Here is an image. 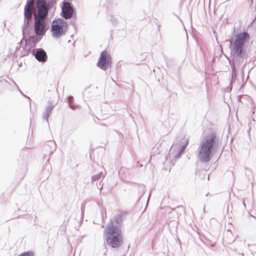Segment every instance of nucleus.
Here are the masks:
<instances>
[{
	"label": "nucleus",
	"mask_w": 256,
	"mask_h": 256,
	"mask_svg": "<svg viewBox=\"0 0 256 256\" xmlns=\"http://www.w3.org/2000/svg\"><path fill=\"white\" fill-rule=\"evenodd\" d=\"M250 124H252V122H250V123L249 124V126H250Z\"/></svg>",
	"instance_id": "28"
},
{
	"label": "nucleus",
	"mask_w": 256,
	"mask_h": 256,
	"mask_svg": "<svg viewBox=\"0 0 256 256\" xmlns=\"http://www.w3.org/2000/svg\"><path fill=\"white\" fill-rule=\"evenodd\" d=\"M24 24L22 26L23 38L20 42L21 46H22L24 42V44L26 43V40L28 35L32 34L33 12H24Z\"/></svg>",
	"instance_id": "6"
},
{
	"label": "nucleus",
	"mask_w": 256,
	"mask_h": 256,
	"mask_svg": "<svg viewBox=\"0 0 256 256\" xmlns=\"http://www.w3.org/2000/svg\"><path fill=\"white\" fill-rule=\"evenodd\" d=\"M20 93L22 94V96H24V97H26V98H28L30 102L31 101L30 98L28 96H26V95H24V94H22V92L20 90Z\"/></svg>",
	"instance_id": "22"
},
{
	"label": "nucleus",
	"mask_w": 256,
	"mask_h": 256,
	"mask_svg": "<svg viewBox=\"0 0 256 256\" xmlns=\"http://www.w3.org/2000/svg\"><path fill=\"white\" fill-rule=\"evenodd\" d=\"M248 57H242L235 60L232 58V79L236 80L237 76L236 68H238L245 60H247Z\"/></svg>",
	"instance_id": "11"
},
{
	"label": "nucleus",
	"mask_w": 256,
	"mask_h": 256,
	"mask_svg": "<svg viewBox=\"0 0 256 256\" xmlns=\"http://www.w3.org/2000/svg\"><path fill=\"white\" fill-rule=\"evenodd\" d=\"M34 0H28L24 8V12H32Z\"/></svg>",
	"instance_id": "13"
},
{
	"label": "nucleus",
	"mask_w": 256,
	"mask_h": 256,
	"mask_svg": "<svg viewBox=\"0 0 256 256\" xmlns=\"http://www.w3.org/2000/svg\"><path fill=\"white\" fill-rule=\"evenodd\" d=\"M110 21L114 24H116L118 23L117 18L114 16H110Z\"/></svg>",
	"instance_id": "19"
},
{
	"label": "nucleus",
	"mask_w": 256,
	"mask_h": 256,
	"mask_svg": "<svg viewBox=\"0 0 256 256\" xmlns=\"http://www.w3.org/2000/svg\"><path fill=\"white\" fill-rule=\"evenodd\" d=\"M18 256H34V254L32 251H28L20 254Z\"/></svg>",
	"instance_id": "18"
},
{
	"label": "nucleus",
	"mask_w": 256,
	"mask_h": 256,
	"mask_svg": "<svg viewBox=\"0 0 256 256\" xmlns=\"http://www.w3.org/2000/svg\"><path fill=\"white\" fill-rule=\"evenodd\" d=\"M102 126H106V125L104 124H102Z\"/></svg>",
	"instance_id": "26"
},
{
	"label": "nucleus",
	"mask_w": 256,
	"mask_h": 256,
	"mask_svg": "<svg viewBox=\"0 0 256 256\" xmlns=\"http://www.w3.org/2000/svg\"><path fill=\"white\" fill-rule=\"evenodd\" d=\"M185 144L181 145L180 148L178 152V153L175 156V158H178L180 157L181 155L184 152L186 148L188 143V140L186 139L185 140Z\"/></svg>",
	"instance_id": "14"
},
{
	"label": "nucleus",
	"mask_w": 256,
	"mask_h": 256,
	"mask_svg": "<svg viewBox=\"0 0 256 256\" xmlns=\"http://www.w3.org/2000/svg\"><path fill=\"white\" fill-rule=\"evenodd\" d=\"M146 186L142 184L138 185V192L140 194V197H142L145 193Z\"/></svg>",
	"instance_id": "16"
},
{
	"label": "nucleus",
	"mask_w": 256,
	"mask_h": 256,
	"mask_svg": "<svg viewBox=\"0 0 256 256\" xmlns=\"http://www.w3.org/2000/svg\"><path fill=\"white\" fill-rule=\"evenodd\" d=\"M102 172H100L96 175L92 176V182H94L100 179V178L102 176Z\"/></svg>",
	"instance_id": "17"
},
{
	"label": "nucleus",
	"mask_w": 256,
	"mask_h": 256,
	"mask_svg": "<svg viewBox=\"0 0 256 256\" xmlns=\"http://www.w3.org/2000/svg\"><path fill=\"white\" fill-rule=\"evenodd\" d=\"M112 64L110 54L106 50H103L98 58L97 66L100 69L106 70Z\"/></svg>",
	"instance_id": "9"
},
{
	"label": "nucleus",
	"mask_w": 256,
	"mask_h": 256,
	"mask_svg": "<svg viewBox=\"0 0 256 256\" xmlns=\"http://www.w3.org/2000/svg\"><path fill=\"white\" fill-rule=\"evenodd\" d=\"M61 8V16L64 19L72 18L70 23L75 28L76 26V19L74 17H75L76 14L70 3L64 1Z\"/></svg>",
	"instance_id": "7"
},
{
	"label": "nucleus",
	"mask_w": 256,
	"mask_h": 256,
	"mask_svg": "<svg viewBox=\"0 0 256 256\" xmlns=\"http://www.w3.org/2000/svg\"><path fill=\"white\" fill-rule=\"evenodd\" d=\"M67 102L68 104V106L72 110H75L76 106L74 102V97L72 96H69L67 99Z\"/></svg>",
	"instance_id": "15"
},
{
	"label": "nucleus",
	"mask_w": 256,
	"mask_h": 256,
	"mask_svg": "<svg viewBox=\"0 0 256 256\" xmlns=\"http://www.w3.org/2000/svg\"><path fill=\"white\" fill-rule=\"evenodd\" d=\"M242 204H243L244 206H246V204H245V203H244V201H243Z\"/></svg>",
	"instance_id": "27"
},
{
	"label": "nucleus",
	"mask_w": 256,
	"mask_h": 256,
	"mask_svg": "<svg viewBox=\"0 0 256 256\" xmlns=\"http://www.w3.org/2000/svg\"><path fill=\"white\" fill-rule=\"evenodd\" d=\"M127 215L128 214L126 212L118 211L114 216L113 218L110 219L106 228H110L112 227V228H115L118 229H120L122 226V222Z\"/></svg>",
	"instance_id": "8"
},
{
	"label": "nucleus",
	"mask_w": 256,
	"mask_h": 256,
	"mask_svg": "<svg viewBox=\"0 0 256 256\" xmlns=\"http://www.w3.org/2000/svg\"><path fill=\"white\" fill-rule=\"evenodd\" d=\"M150 196V194H149V196H148V200H147L146 205L148 204V202Z\"/></svg>",
	"instance_id": "25"
},
{
	"label": "nucleus",
	"mask_w": 256,
	"mask_h": 256,
	"mask_svg": "<svg viewBox=\"0 0 256 256\" xmlns=\"http://www.w3.org/2000/svg\"><path fill=\"white\" fill-rule=\"evenodd\" d=\"M130 248V246H128V248H127V250H126L125 251H124V255H125L126 254V253L127 252L128 250V249L129 248Z\"/></svg>",
	"instance_id": "23"
},
{
	"label": "nucleus",
	"mask_w": 256,
	"mask_h": 256,
	"mask_svg": "<svg viewBox=\"0 0 256 256\" xmlns=\"http://www.w3.org/2000/svg\"><path fill=\"white\" fill-rule=\"evenodd\" d=\"M220 143V138L216 132L204 136L197 150L199 161L202 164L209 162L218 149Z\"/></svg>",
	"instance_id": "2"
},
{
	"label": "nucleus",
	"mask_w": 256,
	"mask_h": 256,
	"mask_svg": "<svg viewBox=\"0 0 256 256\" xmlns=\"http://www.w3.org/2000/svg\"><path fill=\"white\" fill-rule=\"evenodd\" d=\"M31 52L38 62L44 63L47 60L46 52L42 48H34Z\"/></svg>",
	"instance_id": "10"
},
{
	"label": "nucleus",
	"mask_w": 256,
	"mask_h": 256,
	"mask_svg": "<svg viewBox=\"0 0 256 256\" xmlns=\"http://www.w3.org/2000/svg\"><path fill=\"white\" fill-rule=\"evenodd\" d=\"M68 29V23L62 18L54 19L52 21L50 32L53 38H59L64 36Z\"/></svg>",
	"instance_id": "5"
},
{
	"label": "nucleus",
	"mask_w": 256,
	"mask_h": 256,
	"mask_svg": "<svg viewBox=\"0 0 256 256\" xmlns=\"http://www.w3.org/2000/svg\"><path fill=\"white\" fill-rule=\"evenodd\" d=\"M246 66V64H244L242 69V73L243 74L244 73V68Z\"/></svg>",
	"instance_id": "24"
},
{
	"label": "nucleus",
	"mask_w": 256,
	"mask_h": 256,
	"mask_svg": "<svg viewBox=\"0 0 256 256\" xmlns=\"http://www.w3.org/2000/svg\"><path fill=\"white\" fill-rule=\"evenodd\" d=\"M36 6L38 12L34 16L32 34L28 35L24 44V48L28 52L36 47L50 28L48 13L52 6L45 0H36Z\"/></svg>",
	"instance_id": "1"
},
{
	"label": "nucleus",
	"mask_w": 256,
	"mask_h": 256,
	"mask_svg": "<svg viewBox=\"0 0 256 256\" xmlns=\"http://www.w3.org/2000/svg\"><path fill=\"white\" fill-rule=\"evenodd\" d=\"M234 80V79H232V78H231V81H230V86H228V88L230 89V90H232V83L235 80Z\"/></svg>",
	"instance_id": "20"
},
{
	"label": "nucleus",
	"mask_w": 256,
	"mask_h": 256,
	"mask_svg": "<svg viewBox=\"0 0 256 256\" xmlns=\"http://www.w3.org/2000/svg\"><path fill=\"white\" fill-rule=\"evenodd\" d=\"M104 232L106 235L108 244L112 248H119L122 243L123 237L120 229L110 228H105Z\"/></svg>",
	"instance_id": "4"
},
{
	"label": "nucleus",
	"mask_w": 256,
	"mask_h": 256,
	"mask_svg": "<svg viewBox=\"0 0 256 256\" xmlns=\"http://www.w3.org/2000/svg\"><path fill=\"white\" fill-rule=\"evenodd\" d=\"M243 98V96H238V102H242V100H241V98Z\"/></svg>",
	"instance_id": "21"
},
{
	"label": "nucleus",
	"mask_w": 256,
	"mask_h": 256,
	"mask_svg": "<svg viewBox=\"0 0 256 256\" xmlns=\"http://www.w3.org/2000/svg\"><path fill=\"white\" fill-rule=\"evenodd\" d=\"M54 106H53L52 104H50L48 105L46 107L45 110L42 114V118L44 120H46L48 125L49 124L48 118L52 112V110L54 108Z\"/></svg>",
	"instance_id": "12"
},
{
	"label": "nucleus",
	"mask_w": 256,
	"mask_h": 256,
	"mask_svg": "<svg viewBox=\"0 0 256 256\" xmlns=\"http://www.w3.org/2000/svg\"><path fill=\"white\" fill-rule=\"evenodd\" d=\"M250 35L248 32L244 30L236 34L235 40H232V37L229 40L232 58L236 60L242 57H248V54L245 44L250 40Z\"/></svg>",
	"instance_id": "3"
}]
</instances>
